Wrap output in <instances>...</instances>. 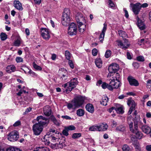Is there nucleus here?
I'll return each mask as SVG.
<instances>
[{
	"label": "nucleus",
	"mask_w": 151,
	"mask_h": 151,
	"mask_svg": "<svg viewBox=\"0 0 151 151\" xmlns=\"http://www.w3.org/2000/svg\"><path fill=\"white\" fill-rule=\"evenodd\" d=\"M86 99L85 97L81 96H77L72 101L71 103H69L67 104V107L69 109L78 108L82 105Z\"/></svg>",
	"instance_id": "1"
},
{
	"label": "nucleus",
	"mask_w": 151,
	"mask_h": 151,
	"mask_svg": "<svg viewBox=\"0 0 151 151\" xmlns=\"http://www.w3.org/2000/svg\"><path fill=\"white\" fill-rule=\"evenodd\" d=\"M107 77V81L113 84H115L119 87L121 85L120 82V76L118 73L115 74L113 72H109L108 73Z\"/></svg>",
	"instance_id": "2"
},
{
	"label": "nucleus",
	"mask_w": 151,
	"mask_h": 151,
	"mask_svg": "<svg viewBox=\"0 0 151 151\" xmlns=\"http://www.w3.org/2000/svg\"><path fill=\"white\" fill-rule=\"evenodd\" d=\"M136 117L134 118V130L132 127V125L130 124L129 129L130 131L133 133L135 134V137L137 138L140 139L142 137L143 134L142 133L139 131L138 129V123L139 121V119L136 121Z\"/></svg>",
	"instance_id": "3"
},
{
	"label": "nucleus",
	"mask_w": 151,
	"mask_h": 151,
	"mask_svg": "<svg viewBox=\"0 0 151 151\" xmlns=\"http://www.w3.org/2000/svg\"><path fill=\"white\" fill-rule=\"evenodd\" d=\"M70 13L69 9L65 8L64 10L62 17V23L64 26H67L69 24L70 21Z\"/></svg>",
	"instance_id": "4"
},
{
	"label": "nucleus",
	"mask_w": 151,
	"mask_h": 151,
	"mask_svg": "<svg viewBox=\"0 0 151 151\" xmlns=\"http://www.w3.org/2000/svg\"><path fill=\"white\" fill-rule=\"evenodd\" d=\"M77 80V78H73L70 82L67 83L62 86L64 88H66L68 86L67 88L65 90L66 93H69L76 87L78 83Z\"/></svg>",
	"instance_id": "5"
},
{
	"label": "nucleus",
	"mask_w": 151,
	"mask_h": 151,
	"mask_svg": "<svg viewBox=\"0 0 151 151\" xmlns=\"http://www.w3.org/2000/svg\"><path fill=\"white\" fill-rule=\"evenodd\" d=\"M19 137V133L16 131H14L10 132L7 135L8 139L11 142L17 141Z\"/></svg>",
	"instance_id": "6"
},
{
	"label": "nucleus",
	"mask_w": 151,
	"mask_h": 151,
	"mask_svg": "<svg viewBox=\"0 0 151 151\" xmlns=\"http://www.w3.org/2000/svg\"><path fill=\"white\" fill-rule=\"evenodd\" d=\"M43 129L42 125H40L39 123H36L32 127V129L34 134L36 135H39Z\"/></svg>",
	"instance_id": "7"
},
{
	"label": "nucleus",
	"mask_w": 151,
	"mask_h": 151,
	"mask_svg": "<svg viewBox=\"0 0 151 151\" xmlns=\"http://www.w3.org/2000/svg\"><path fill=\"white\" fill-rule=\"evenodd\" d=\"M101 86L104 89L107 88L110 91H112L114 89H117L119 87L110 82H109V83L103 82Z\"/></svg>",
	"instance_id": "8"
},
{
	"label": "nucleus",
	"mask_w": 151,
	"mask_h": 151,
	"mask_svg": "<svg viewBox=\"0 0 151 151\" xmlns=\"http://www.w3.org/2000/svg\"><path fill=\"white\" fill-rule=\"evenodd\" d=\"M41 34L43 38L46 40H48L50 38V32L47 28H42L40 29Z\"/></svg>",
	"instance_id": "9"
},
{
	"label": "nucleus",
	"mask_w": 151,
	"mask_h": 151,
	"mask_svg": "<svg viewBox=\"0 0 151 151\" xmlns=\"http://www.w3.org/2000/svg\"><path fill=\"white\" fill-rule=\"evenodd\" d=\"M60 71L61 75H62L60 78V81L64 83L68 81V73L67 70L64 68H62L60 70Z\"/></svg>",
	"instance_id": "10"
},
{
	"label": "nucleus",
	"mask_w": 151,
	"mask_h": 151,
	"mask_svg": "<svg viewBox=\"0 0 151 151\" xmlns=\"http://www.w3.org/2000/svg\"><path fill=\"white\" fill-rule=\"evenodd\" d=\"M37 120L38 122L37 123H39L40 125H42L43 127L44 125L47 126L49 122V119H48L42 116H37Z\"/></svg>",
	"instance_id": "11"
},
{
	"label": "nucleus",
	"mask_w": 151,
	"mask_h": 151,
	"mask_svg": "<svg viewBox=\"0 0 151 151\" xmlns=\"http://www.w3.org/2000/svg\"><path fill=\"white\" fill-rule=\"evenodd\" d=\"M77 32L76 24L74 23H71L68 28V34L70 35H76Z\"/></svg>",
	"instance_id": "12"
},
{
	"label": "nucleus",
	"mask_w": 151,
	"mask_h": 151,
	"mask_svg": "<svg viewBox=\"0 0 151 151\" xmlns=\"http://www.w3.org/2000/svg\"><path fill=\"white\" fill-rule=\"evenodd\" d=\"M130 6L132 8V11L135 15L139 14L141 9L140 3H137L135 4H130Z\"/></svg>",
	"instance_id": "13"
},
{
	"label": "nucleus",
	"mask_w": 151,
	"mask_h": 151,
	"mask_svg": "<svg viewBox=\"0 0 151 151\" xmlns=\"http://www.w3.org/2000/svg\"><path fill=\"white\" fill-rule=\"evenodd\" d=\"M119 65L116 63H113L110 65L109 67L108 70L109 72H113L115 73L119 69Z\"/></svg>",
	"instance_id": "14"
},
{
	"label": "nucleus",
	"mask_w": 151,
	"mask_h": 151,
	"mask_svg": "<svg viewBox=\"0 0 151 151\" xmlns=\"http://www.w3.org/2000/svg\"><path fill=\"white\" fill-rule=\"evenodd\" d=\"M127 104L129 106H131L128 112V114H130L132 111L135 109L136 104L134 100L131 99H128L127 101Z\"/></svg>",
	"instance_id": "15"
},
{
	"label": "nucleus",
	"mask_w": 151,
	"mask_h": 151,
	"mask_svg": "<svg viewBox=\"0 0 151 151\" xmlns=\"http://www.w3.org/2000/svg\"><path fill=\"white\" fill-rule=\"evenodd\" d=\"M118 43V45L120 46L121 48L124 50L127 49L129 46V44L128 43V41L127 39L124 40V42H122L121 41H117Z\"/></svg>",
	"instance_id": "16"
},
{
	"label": "nucleus",
	"mask_w": 151,
	"mask_h": 151,
	"mask_svg": "<svg viewBox=\"0 0 151 151\" xmlns=\"http://www.w3.org/2000/svg\"><path fill=\"white\" fill-rule=\"evenodd\" d=\"M76 19L78 24L80 25H82L83 22H85L84 18L83 17V15L80 13H78L76 16Z\"/></svg>",
	"instance_id": "17"
},
{
	"label": "nucleus",
	"mask_w": 151,
	"mask_h": 151,
	"mask_svg": "<svg viewBox=\"0 0 151 151\" xmlns=\"http://www.w3.org/2000/svg\"><path fill=\"white\" fill-rule=\"evenodd\" d=\"M128 80L131 86H137L139 85V83L137 81L132 77H129L128 78Z\"/></svg>",
	"instance_id": "18"
},
{
	"label": "nucleus",
	"mask_w": 151,
	"mask_h": 151,
	"mask_svg": "<svg viewBox=\"0 0 151 151\" xmlns=\"http://www.w3.org/2000/svg\"><path fill=\"white\" fill-rule=\"evenodd\" d=\"M137 25L139 29L141 30H143L145 28V25L143 22L139 19L138 16H137Z\"/></svg>",
	"instance_id": "19"
},
{
	"label": "nucleus",
	"mask_w": 151,
	"mask_h": 151,
	"mask_svg": "<svg viewBox=\"0 0 151 151\" xmlns=\"http://www.w3.org/2000/svg\"><path fill=\"white\" fill-rule=\"evenodd\" d=\"M106 29L107 25L105 23L104 24V27L102 32L99 37V40L101 42H102L103 40Z\"/></svg>",
	"instance_id": "20"
},
{
	"label": "nucleus",
	"mask_w": 151,
	"mask_h": 151,
	"mask_svg": "<svg viewBox=\"0 0 151 151\" xmlns=\"http://www.w3.org/2000/svg\"><path fill=\"white\" fill-rule=\"evenodd\" d=\"M50 119L53 122L54 124L57 126H59L61 124V122L60 120H57L53 116H51Z\"/></svg>",
	"instance_id": "21"
},
{
	"label": "nucleus",
	"mask_w": 151,
	"mask_h": 151,
	"mask_svg": "<svg viewBox=\"0 0 151 151\" xmlns=\"http://www.w3.org/2000/svg\"><path fill=\"white\" fill-rule=\"evenodd\" d=\"M14 6L17 9L19 10H22L23 8L21 3L19 1L15 0L14 1Z\"/></svg>",
	"instance_id": "22"
},
{
	"label": "nucleus",
	"mask_w": 151,
	"mask_h": 151,
	"mask_svg": "<svg viewBox=\"0 0 151 151\" xmlns=\"http://www.w3.org/2000/svg\"><path fill=\"white\" fill-rule=\"evenodd\" d=\"M44 113L45 115L49 116L51 114V111L50 107L49 106H47L44 108Z\"/></svg>",
	"instance_id": "23"
},
{
	"label": "nucleus",
	"mask_w": 151,
	"mask_h": 151,
	"mask_svg": "<svg viewBox=\"0 0 151 151\" xmlns=\"http://www.w3.org/2000/svg\"><path fill=\"white\" fill-rule=\"evenodd\" d=\"M133 137L131 138V140L133 144L135 147V149L136 151H141V148L139 144L137 141H133Z\"/></svg>",
	"instance_id": "24"
},
{
	"label": "nucleus",
	"mask_w": 151,
	"mask_h": 151,
	"mask_svg": "<svg viewBox=\"0 0 151 151\" xmlns=\"http://www.w3.org/2000/svg\"><path fill=\"white\" fill-rule=\"evenodd\" d=\"M50 139H49V135L47 134L42 139V141L46 145H49L50 143Z\"/></svg>",
	"instance_id": "25"
},
{
	"label": "nucleus",
	"mask_w": 151,
	"mask_h": 151,
	"mask_svg": "<svg viewBox=\"0 0 151 151\" xmlns=\"http://www.w3.org/2000/svg\"><path fill=\"white\" fill-rule=\"evenodd\" d=\"M141 129L144 132L147 134H149L151 131V128L147 125L143 126Z\"/></svg>",
	"instance_id": "26"
},
{
	"label": "nucleus",
	"mask_w": 151,
	"mask_h": 151,
	"mask_svg": "<svg viewBox=\"0 0 151 151\" xmlns=\"http://www.w3.org/2000/svg\"><path fill=\"white\" fill-rule=\"evenodd\" d=\"M86 110L92 113L94 110V108L92 104H88L86 106Z\"/></svg>",
	"instance_id": "27"
},
{
	"label": "nucleus",
	"mask_w": 151,
	"mask_h": 151,
	"mask_svg": "<svg viewBox=\"0 0 151 151\" xmlns=\"http://www.w3.org/2000/svg\"><path fill=\"white\" fill-rule=\"evenodd\" d=\"M6 71L8 73L14 72L15 71L16 68L14 65H12L8 66L6 67Z\"/></svg>",
	"instance_id": "28"
},
{
	"label": "nucleus",
	"mask_w": 151,
	"mask_h": 151,
	"mask_svg": "<svg viewBox=\"0 0 151 151\" xmlns=\"http://www.w3.org/2000/svg\"><path fill=\"white\" fill-rule=\"evenodd\" d=\"M99 131H104L106 130L108 127V126L106 124H102L98 125Z\"/></svg>",
	"instance_id": "29"
},
{
	"label": "nucleus",
	"mask_w": 151,
	"mask_h": 151,
	"mask_svg": "<svg viewBox=\"0 0 151 151\" xmlns=\"http://www.w3.org/2000/svg\"><path fill=\"white\" fill-rule=\"evenodd\" d=\"M95 62L97 67L100 68L102 67V62L100 58H97L96 59Z\"/></svg>",
	"instance_id": "30"
},
{
	"label": "nucleus",
	"mask_w": 151,
	"mask_h": 151,
	"mask_svg": "<svg viewBox=\"0 0 151 151\" xmlns=\"http://www.w3.org/2000/svg\"><path fill=\"white\" fill-rule=\"evenodd\" d=\"M55 146L56 147L58 148H62L63 147L66 146V145L65 142L62 141H60L59 143H56L55 144Z\"/></svg>",
	"instance_id": "31"
},
{
	"label": "nucleus",
	"mask_w": 151,
	"mask_h": 151,
	"mask_svg": "<svg viewBox=\"0 0 151 151\" xmlns=\"http://www.w3.org/2000/svg\"><path fill=\"white\" fill-rule=\"evenodd\" d=\"M133 118L131 116H130L128 117L127 118V122L128 124L129 127L130 124L132 125V129L134 130V126H133Z\"/></svg>",
	"instance_id": "32"
},
{
	"label": "nucleus",
	"mask_w": 151,
	"mask_h": 151,
	"mask_svg": "<svg viewBox=\"0 0 151 151\" xmlns=\"http://www.w3.org/2000/svg\"><path fill=\"white\" fill-rule=\"evenodd\" d=\"M108 100L109 99L107 96H104L102 97L101 103L104 106H106L107 104Z\"/></svg>",
	"instance_id": "33"
},
{
	"label": "nucleus",
	"mask_w": 151,
	"mask_h": 151,
	"mask_svg": "<svg viewBox=\"0 0 151 151\" xmlns=\"http://www.w3.org/2000/svg\"><path fill=\"white\" fill-rule=\"evenodd\" d=\"M115 110L117 113L119 114H122L124 112L122 106L119 107H115Z\"/></svg>",
	"instance_id": "34"
},
{
	"label": "nucleus",
	"mask_w": 151,
	"mask_h": 151,
	"mask_svg": "<svg viewBox=\"0 0 151 151\" xmlns=\"http://www.w3.org/2000/svg\"><path fill=\"white\" fill-rule=\"evenodd\" d=\"M38 148V149L37 148L36 150H34L33 151H50L49 149L46 147H39Z\"/></svg>",
	"instance_id": "35"
},
{
	"label": "nucleus",
	"mask_w": 151,
	"mask_h": 151,
	"mask_svg": "<svg viewBox=\"0 0 151 151\" xmlns=\"http://www.w3.org/2000/svg\"><path fill=\"white\" fill-rule=\"evenodd\" d=\"M89 130L91 131H99L98 125H94L92 126L89 128Z\"/></svg>",
	"instance_id": "36"
},
{
	"label": "nucleus",
	"mask_w": 151,
	"mask_h": 151,
	"mask_svg": "<svg viewBox=\"0 0 151 151\" xmlns=\"http://www.w3.org/2000/svg\"><path fill=\"white\" fill-rule=\"evenodd\" d=\"M118 33L119 36L120 37L124 38L127 37V35L124 31L120 30L118 31Z\"/></svg>",
	"instance_id": "37"
},
{
	"label": "nucleus",
	"mask_w": 151,
	"mask_h": 151,
	"mask_svg": "<svg viewBox=\"0 0 151 151\" xmlns=\"http://www.w3.org/2000/svg\"><path fill=\"white\" fill-rule=\"evenodd\" d=\"M77 114L79 116H83L84 114V110L82 109H79L77 111Z\"/></svg>",
	"instance_id": "38"
},
{
	"label": "nucleus",
	"mask_w": 151,
	"mask_h": 151,
	"mask_svg": "<svg viewBox=\"0 0 151 151\" xmlns=\"http://www.w3.org/2000/svg\"><path fill=\"white\" fill-rule=\"evenodd\" d=\"M78 24V27L79 28V31L80 32H83L84 31V29L86 28V25L85 24L80 25L79 24Z\"/></svg>",
	"instance_id": "39"
},
{
	"label": "nucleus",
	"mask_w": 151,
	"mask_h": 151,
	"mask_svg": "<svg viewBox=\"0 0 151 151\" xmlns=\"http://www.w3.org/2000/svg\"><path fill=\"white\" fill-rule=\"evenodd\" d=\"M21 42V39L20 38H18L15 40L14 42V45L15 46H19Z\"/></svg>",
	"instance_id": "40"
},
{
	"label": "nucleus",
	"mask_w": 151,
	"mask_h": 151,
	"mask_svg": "<svg viewBox=\"0 0 151 151\" xmlns=\"http://www.w3.org/2000/svg\"><path fill=\"white\" fill-rule=\"evenodd\" d=\"M65 54L66 59L68 60H70L71 57V54L70 52L68 50H66L65 51Z\"/></svg>",
	"instance_id": "41"
},
{
	"label": "nucleus",
	"mask_w": 151,
	"mask_h": 151,
	"mask_svg": "<svg viewBox=\"0 0 151 151\" xmlns=\"http://www.w3.org/2000/svg\"><path fill=\"white\" fill-rule=\"evenodd\" d=\"M116 129L118 131H123L125 130V127L123 125H121L117 127Z\"/></svg>",
	"instance_id": "42"
},
{
	"label": "nucleus",
	"mask_w": 151,
	"mask_h": 151,
	"mask_svg": "<svg viewBox=\"0 0 151 151\" xmlns=\"http://www.w3.org/2000/svg\"><path fill=\"white\" fill-rule=\"evenodd\" d=\"M1 39L2 41H4L7 38V35L5 33L2 32L0 35Z\"/></svg>",
	"instance_id": "43"
},
{
	"label": "nucleus",
	"mask_w": 151,
	"mask_h": 151,
	"mask_svg": "<svg viewBox=\"0 0 151 151\" xmlns=\"http://www.w3.org/2000/svg\"><path fill=\"white\" fill-rule=\"evenodd\" d=\"M33 67L37 70H42L41 67L37 65L34 62L33 63Z\"/></svg>",
	"instance_id": "44"
},
{
	"label": "nucleus",
	"mask_w": 151,
	"mask_h": 151,
	"mask_svg": "<svg viewBox=\"0 0 151 151\" xmlns=\"http://www.w3.org/2000/svg\"><path fill=\"white\" fill-rule=\"evenodd\" d=\"M81 136V133H75L72 135V137L73 139L78 138Z\"/></svg>",
	"instance_id": "45"
},
{
	"label": "nucleus",
	"mask_w": 151,
	"mask_h": 151,
	"mask_svg": "<svg viewBox=\"0 0 151 151\" xmlns=\"http://www.w3.org/2000/svg\"><path fill=\"white\" fill-rule=\"evenodd\" d=\"M122 150L123 151H129L130 150V148L128 145L125 144L123 146Z\"/></svg>",
	"instance_id": "46"
},
{
	"label": "nucleus",
	"mask_w": 151,
	"mask_h": 151,
	"mask_svg": "<svg viewBox=\"0 0 151 151\" xmlns=\"http://www.w3.org/2000/svg\"><path fill=\"white\" fill-rule=\"evenodd\" d=\"M111 52L110 50H107L105 52V57L108 58H109L111 55Z\"/></svg>",
	"instance_id": "47"
},
{
	"label": "nucleus",
	"mask_w": 151,
	"mask_h": 151,
	"mask_svg": "<svg viewBox=\"0 0 151 151\" xmlns=\"http://www.w3.org/2000/svg\"><path fill=\"white\" fill-rule=\"evenodd\" d=\"M137 60L139 62H143L145 60L144 57L142 56H139L136 58Z\"/></svg>",
	"instance_id": "48"
},
{
	"label": "nucleus",
	"mask_w": 151,
	"mask_h": 151,
	"mask_svg": "<svg viewBox=\"0 0 151 151\" xmlns=\"http://www.w3.org/2000/svg\"><path fill=\"white\" fill-rule=\"evenodd\" d=\"M6 151H21L19 149L14 147L9 148Z\"/></svg>",
	"instance_id": "49"
},
{
	"label": "nucleus",
	"mask_w": 151,
	"mask_h": 151,
	"mask_svg": "<svg viewBox=\"0 0 151 151\" xmlns=\"http://www.w3.org/2000/svg\"><path fill=\"white\" fill-rule=\"evenodd\" d=\"M65 127L67 129L68 131L74 130L76 129L75 127L73 125H70Z\"/></svg>",
	"instance_id": "50"
},
{
	"label": "nucleus",
	"mask_w": 151,
	"mask_h": 151,
	"mask_svg": "<svg viewBox=\"0 0 151 151\" xmlns=\"http://www.w3.org/2000/svg\"><path fill=\"white\" fill-rule=\"evenodd\" d=\"M98 53V50L96 48H94L93 49L92 51V53L93 56H96Z\"/></svg>",
	"instance_id": "51"
},
{
	"label": "nucleus",
	"mask_w": 151,
	"mask_h": 151,
	"mask_svg": "<svg viewBox=\"0 0 151 151\" xmlns=\"http://www.w3.org/2000/svg\"><path fill=\"white\" fill-rule=\"evenodd\" d=\"M68 130H67L66 128L65 127V129L63 130V131L62 133L65 136H68L69 134L68 132Z\"/></svg>",
	"instance_id": "52"
},
{
	"label": "nucleus",
	"mask_w": 151,
	"mask_h": 151,
	"mask_svg": "<svg viewBox=\"0 0 151 151\" xmlns=\"http://www.w3.org/2000/svg\"><path fill=\"white\" fill-rule=\"evenodd\" d=\"M109 5L111 8H114L115 7V5L113 2L111 0H108Z\"/></svg>",
	"instance_id": "53"
},
{
	"label": "nucleus",
	"mask_w": 151,
	"mask_h": 151,
	"mask_svg": "<svg viewBox=\"0 0 151 151\" xmlns=\"http://www.w3.org/2000/svg\"><path fill=\"white\" fill-rule=\"evenodd\" d=\"M28 73H29L30 74L31 76L33 77L37 76V74L33 72L31 70H29Z\"/></svg>",
	"instance_id": "54"
},
{
	"label": "nucleus",
	"mask_w": 151,
	"mask_h": 151,
	"mask_svg": "<svg viewBox=\"0 0 151 151\" xmlns=\"http://www.w3.org/2000/svg\"><path fill=\"white\" fill-rule=\"evenodd\" d=\"M16 61L17 63L22 62L23 59L20 57H17L16 59Z\"/></svg>",
	"instance_id": "55"
},
{
	"label": "nucleus",
	"mask_w": 151,
	"mask_h": 151,
	"mask_svg": "<svg viewBox=\"0 0 151 151\" xmlns=\"http://www.w3.org/2000/svg\"><path fill=\"white\" fill-rule=\"evenodd\" d=\"M68 64L70 66V67L72 69L74 68V65L73 64V62L71 60H68Z\"/></svg>",
	"instance_id": "56"
},
{
	"label": "nucleus",
	"mask_w": 151,
	"mask_h": 151,
	"mask_svg": "<svg viewBox=\"0 0 151 151\" xmlns=\"http://www.w3.org/2000/svg\"><path fill=\"white\" fill-rule=\"evenodd\" d=\"M132 65L136 69H137L139 67V65L137 62H134L132 64Z\"/></svg>",
	"instance_id": "57"
},
{
	"label": "nucleus",
	"mask_w": 151,
	"mask_h": 151,
	"mask_svg": "<svg viewBox=\"0 0 151 151\" xmlns=\"http://www.w3.org/2000/svg\"><path fill=\"white\" fill-rule=\"evenodd\" d=\"M20 122L19 121H17L13 124V126L14 127H17L20 125Z\"/></svg>",
	"instance_id": "58"
},
{
	"label": "nucleus",
	"mask_w": 151,
	"mask_h": 151,
	"mask_svg": "<svg viewBox=\"0 0 151 151\" xmlns=\"http://www.w3.org/2000/svg\"><path fill=\"white\" fill-rule=\"evenodd\" d=\"M61 117L67 120H70L71 119V118L70 117L67 115L62 116Z\"/></svg>",
	"instance_id": "59"
},
{
	"label": "nucleus",
	"mask_w": 151,
	"mask_h": 151,
	"mask_svg": "<svg viewBox=\"0 0 151 151\" xmlns=\"http://www.w3.org/2000/svg\"><path fill=\"white\" fill-rule=\"evenodd\" d=\"M32 109V108L31 107H29L26 109L25 112H24V114H25L30 112Z\"/></svg>",
	"instance_id": "60"
},
{
	"label": "nucleus",
	"mask_w": 151,
	"mask_h": 151,
	"mask_svg": "<svg viewBox=\"0 0 151 151\" xmlns=\"http://www.w3.org/2000/svg\"><path fill=\"white\" fill-rule=\"evenodd\" d=\"M147 87L150 88L151 87V80H148L147 81Z\"/></svg>",
	"instance_id": "61"
},
{
	"label": "nucleus",
	"mask_w": 151,
	"mask_h": 151,
	"mask_svg": "<svg viewBox=\"0 0 151 151\" xmlns=\"http://www.w3.org/2000/svg\"><path fill=\"white\" fill-rule=\"evenodd\" d=\"M49 139H50V140L51 139L52 142H54V141L56 139H57L55 137L51 135L50 136L49 135Z\"/></svg>",
	"instance_id": "62"
},
{
	"label": "nucleus",
	"mask_w": 151,
	"mask_h": 151,
	"mask_svg": "<svg viewBox=\"0 0 151 151\" xmlns=\"http://www.w3.org/2000/svg\"><path fill=\"white\" fill-rule=\"evenodd\" d=\"M146 148L147 151H151V145H147Z\"/></svg>",
	"instance_id": "63"
},
{
	"label": "nucleus",
	"mask_w": 151,
	"mask_h": 151,
	"mask_svg": "<svg viewBox=\"0 0 151 151\" xmlns=\"http://www.w3.org/2000/svg\"><path fill=\"white\" fill-rule=\"evenodd\" d=\"M127 58L129 59H131L132 58V56L129 52H127Z\"/></svg>",
	"instance_id": "64"
}]
</instances>
